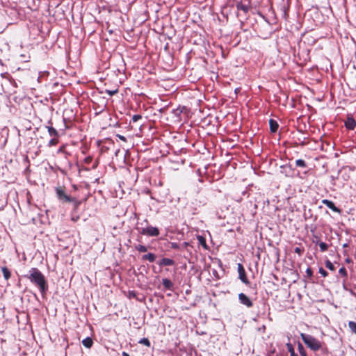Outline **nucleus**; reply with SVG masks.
<instances>
[{
	"mask_svg": "<svg viewBox=\"0 0 356 356\" xmlns=\"http://www.w3.org/2000/svg\"><path fill=\"white\" fill-rule=\"evenodd\" d=\"M27 278L31 283L38 287L42 295L46 293L48 290L47 282L44 275L37 268H31L29 270V275Z\"/></svg>",
	"mask_w": 356,
	"mask_h": 356,
	"instance_id": "obj_1",
	"label": "nucleus"
},
{
	"mask_svg": "<svg viewBox=\"0 0 356 356\" xmlns=\"http://www.w3.org/2000/svg\"><path fill=\"white\" fill-rule=\"evenodd\" d=\"M300 337L303 342L307 345L311 350L317 351L321 348V343L319 340L316 339L312 335L301 333Z\"/></svg>",
	"mask_w": 356,
	"mask_h": 356,
	"instance_id": "obj_2",
	"label": "nucleus"
},
{
	"mask_svg": "<svg viewBox=\"0 0 356 356\" xmlns=\"http://www.w3.org/2000/svg\"><path fill=\"white\" fill-rule=\"evenodd\" d=\"M136 229L140 234L146 235L148 236H158L160 234L159 230L156 227L147 226V227H136Z\"/></svg>",
	"mask_w": 356,
	"mask_h": 356,
	"instance_id": "obj_3",
	"label": "nucleus"
},
{
	"mask_svg": "<svg viewBox=\"0 0 356 356\" xmlns=\"http://www.w3.org/2000/svg\"><path fill=\"white\" fill-rule=\"evenodd\" d=\"M238 300L242 305H245L247 307H251L253 305L250 299L243 293L238 294Z\"/></svg>",
	"mask_w": 356,
	"mask_h": 356,
	"instance_id": "obj_4",
	"label": "nucleus"
},
{
	"mask_svg": "<svg viewBox=\"0 0 356 356\" xmlns=\"http://www.w3.org/2000/svg\"><path fill=\"white\" fill-rule=\"evenodd\" d=\"M238 273L239 275V279L244 283V284H248V280L246 277L245 271L243 268V266L241 264H238Z\"/></svg>",
	"mask_w": 356,
	"mask_h": 356,
	"instance_id": "obj_5",
	"label": "nucleus"
},
{
	"mask_svg": "<svg viewBox=\"0 0 356 356\" xmlns=\"http://www.w3.org/2000/svg\"><path fill=\"white\" fill-rule=\"evenodd\" d=\"M56 194L58 195V197L60 200H63L65 202H69L73 201V198H72L71 197H70L67 195H66L65 193V192L62 189L57 188L56 189Z\"/></svg>",
	"mask_w": 356,
	"mask_h": 356,
	"instance_id": "obj_6",
	"label": "nucleus"
},
{
	"mask_svg": "<svg viewBox=\"0 0 356 356\" xmlns=\"http://www.w3.org/2000/svg\"><path fill=\"white\" fill-rule=\"evenodd\" d=\"M322 203L327 206L329 209H330L332 211L337 212V213H341V210L335 206L333 202L331 200L324 199L322 200Z\"/></svg>",
	"mask_w": 356,
	"mask_h": 356,
	"instance_id": "obj_7",
	"label": "nucleus"
},
{
	"mask_svg": "<svg viewBox=\"0 0 356 356\" xmlns=\"http://www.w3.org/2000/svg\"><path fill=\"white\" fill-rule=\"evenodd\" d=\"M345 127L349 130H354L356 127L355 120L350 116H348L345 121Z\"/></svg>",
	"mask_w": 356,
	"mask_h": 356,
	"instance_id": "obj_8",
	"label": "nucleus"
},
{
	"mask_svg": "<svg viewBox=\"0 0 356 356\" xmlns=\"http://www.w3.org/2000/svg\"><path fill=\"white\" fill-rule=\"evenodd\" d=\"M158 264L160 266H172L174 261L169 258H163L158 262Z\"/></svg>",
	"mask_w": 356,
	"mask_h": 356,
	"instance_id": "obj_9",
	"label": "nucleus"
},
{
	"mask_svg": "<svg viewBox=\"0 0 356 356\" xmlns=\"http://www.w3.org/2000/svg\"><path fill=\"white\" fill-rule=\"evenodd\" d=\"M269 126H270V130L273 133H275L277 131V129L279 127L278 123L273 119H270L269 120Z\"/></svg>",
	"mask_w": 356,
	"mask_h": 356,
	"instance_id": "obj_10",
	"label": "nucleus"
},
{
	"mask_svg": "<svg viewBox=\"0 0 356 356\" xmlns=\"http://www.w3.org/2000/svg\"><path fill=\"white\" fill-rule=\"evenodd\" d=\"M156 256L154 253H148L142 256V260H148L149 262H154Z\"/></svg>",
	"mask_w": 356,
	"mask_h": 356,
	"instance_id": "obj_11",
	"label": "nucleus"
},
{
	"mask_svg": "<svg viewBox=\"0 0 356 356\" xmlns=\"http://www.w3.org/2000/svg\"><path fill=\"white\" fill-rule=\"evenodd\" d=\"M162 284L163 286L167 289H171L173 286L172 282L167 278H164L162 280Z\"/></svg>",
	"mask_w": 356,
	"mask_h": 356,
	"instance_id": "obj_12",
	"label": "nucleus"
},
{
	"mask_svg": "<svg viewBox=\"0 0 356 356\" xmlns=\"http://www.w3.org/2000/svg\"><path fill=\"white\" fill-rule=\"evenodd\" d=\"M82 343L86 348H90L92 346L93 342L90 337H86L82 341Z\"/></svg>",
	"mask_w": 356,
	"mask_h": 356,
	"instance_id": "obj_13",
	"label": "nucleus"
},
{
	"mask_svg": "<svg viewBox=\"0 0 356 356\" xmlns=\"http://www.w3.org/2000/svg\"><path fill=\"white\" fill-rule=\"evenodd\" d=\"M48 133L51 136L58 137V134L57 130L51 126L47 127Z\"/></svg>",
	"mask_w": 356,
	"mask_h": 356,
	"instance_id": "obj_14",
	"label": "nucleus"
},
{
	"mask_svg": "<svg viewBox=\"0 0 356 356\" xmlns=\"http://www.w3.org/2000/svg\"><path fill=\"white\" fill-rule=\"evenodd\" d=\"M1 270H2L4 278L6 280H9L10 278L11 273H10V270L8 269V268H6L5 266L2 267Z\"/></svg>",
	"mask_w": 356,
	"mask_h": 356,
	"instance_id": "obj_15",
	"label": "nucleus"
},
{
	"mask_svg": "<svg viewBox=\"0 0 356 356\" xmlns=\"http://www.w3.org/2000/svg\"><path fill=\"white\" fill-rule=\"evenodd\" d=\"M197 238L199 244L201 245L204 249H207V245L206 240H205L204 237H203L202 236H198L197 237Z\"/></svg>",
	"mask_w": 356,
	"mask_h": 356,
	"instance_id": "obj_16",
	"label": "nucleus"
},
{
	"mask_svg": "<svg viewBox=\"0 0 356 356\" xmlns=\"http://www.w3.org/2000/svg\"><path fill=\"white\" fill-rule=\"evenodd\" d=\"M296 165L298 167L305 168L307 167L306 162L302 159H298L296 161Z\"/></svg>",
	"mask_w": 356,
	"mask_h": 356,
	"instance_id": "obj_17",
	"label": "nucleus"
},
{
	"mask_svg": "<svg viewBox=\"0 0 356 356\" xmlns=\"http://www.w3.org/2000/svg\"><path fill=\"white\" fill-rule=\"evenodd\" d=\"M136 250H137L140 252H145L147 251V248L143 245H137L135 247Z\"/></svg>",
	"mask_w": 356,
	"mask_h": 356,
	"instance_id": "obj_18",
	"label": "nucleus"
},
{
	"mask_svg": "<svg viewBox=\"0 0 356 356\" xmlns=\"http://www.w3.org/2000/svg\"><path fill=\"white\" fill-rule=\"evenodd\" d=\"M348 327L350 329V330L352 331V332H353L356 334V323L354 321H349Z\"/></svg>",
	"mask_w": 356,
	"mask_h": 356,
	"instance_id": "obj_19",
	"label": "nucleus"
},
{
	"mask_svg": "<svg viewBox=\"0 0 356 356\" xmlns=\"http://www.w3.org/2000/svg\"><path fill=\"white\" fill-rule=\"evenodd\" d=\"M286 347H287L289 352L291 353L290 356H297V354H296L294 352L293 346L290 343H288L286 344Z\"/></svg>",
	"mask_w": 356,
	"mask_h": 356,
	"instance_id": "obj_20",
	"label": "nucleus"
},
{
	"mask_svg": "<svg viewBox=\"0 0 356 356\" xmlns=\"http://www.w3.org/2000/svg\"><path fill=\"white\" fill-rule=\"evenodd\" d=\"M139 343L140 344H143L147 347H149L150 346V341L149 340L147 339V338H143L141 339L139 341H138Z\"/></svg>",
	"mask_w": 356,
	"mask_h": 356,
	"instance_id": "obj_21",
	"label": "nucleus"
},
{
	"mask_svg": "<svg viewBox=\"0 0 356 356\" xmlns=\"http://www.w3.org/2000/svg\"><path fill=\"white\" fill-rule=\"evenodd\" d=\"M237 8L238 10H243L245 13H247L248 11V10H249V8H248V6L242 4V3L238 4L237 5Z\"/></svg>",
	"mask_w": 356,
	"mask_h": 356,
	"instance_id": "obj_22",
	"label": "nucleus"
},
{
	"mask_svg": "<svg viewBox=\"0 0 356 356\" xmlns=\"http://www.w3.org/2000/svg\"><path fill=\"white\" fill-rule=\"evenodd\" d=\"M325 266L330 270H335V267L334 266L333 264L329 260H327L325 261Z\"/></svg>",
	"mask_w": 356,
	"mask_h": 356,
	"instance_id": "obj_23",
	"label": "nucleus"
},
{
	"mask_svg": "<svg viewBox=\"0 0 356 356\" xmlns=\"http://www.w3.org/2000/svg\"><path fill=\"white\" fill-rule=\"evenodd\" d=\"M318 245L321 252H325L327 250L328 245L325 242H320Z\"/></svg>",
	"mask_w": 356,
	"mask_h": 356,
	"instance_id": "obj_24",
	"label": "nucleus"
},
{
	"mask_svg": "<svg viewBox=\"0 0 356 356\" xmlns=\"http://www.w3.org/2000/svg\"><path fill=\"white\" fill-rule=\"evenodd\" d=\"M298 350L301 356H307L304 347L301 343L298 344Z\"/></svg>",
	"mask_w": 356,
	"mask_h": 356,
	"instance_id": "obj_25",
	"label": "nucleus"
},
{
	"mask_svg": "<svg viewBox=\"0 0 356 356\" xmlns=\"http://www.w3.org/2000/svg\"><path fill=\"white\" fill-rule=\"evenodd\" d=\"M339 273L341 274V275H343V277H346L347 276V270H346V269L344 267H341L339 269Z\"/></svg>",
	"mask_w": 356,
	"mask_h": 356,
	"instance_id": "obj_26",
	"label": "nucleus"
},
{
	"mask_svg": "<svg viewBox=\"0 0 356 356\" xmlns=\"http://www.w3.org/2000/svg\"><path fill=\"white\" fill-rule=\"evenodd\" d=\"M318 272L324 277L327 276V271L325 269H323V268H320L318 270Z\"/></svg>",
	"mask_w": 356,
	"mask_h": 356,
	"instance_id": "obj_27",
	"label": "nucleus"
},
{
	"mask_svg": "<svg viewBox=\"0 0 356 356\" xmlns=\"http://www.w3.org/2000/svg\"><path fill=\"white\" fill-rule=\"evenodd\" d=\"M106 92L108 95H109L110 96H113V95L117 94L118 92V90L117 89L116 90H106Z\"/></svg>",
	"mask_w": 356,
	"mask_h": 356,
	"instance_id": "obj_28",
	"label": "nucleus"
},
{
	"mask_svg": "<svg viewBox=\"0 0 356 356\" xmlns=\"http://www.w3.org/2000/svg\"><path fill=\"white\" fill-rule=\"evenodd\" d=\"M58 143V140L56 138H52L49 142V146H54Z\"/></svg>",
	"mask_w": 356,
	"mask_h": 356,
	"instance_id": "obj_29",
	"label": "nucleus"
},
{
	"mask_svg": "<svg viewBox=\"0 0 356 356\" xmlns=\"http://www.w3.org/2000/svg\"><path fill=\"white\" fill-rule=\"evenodd\" d=\"M306 274L309 277H312L313 275V271L310 268L306 269Z\"/></svg>",
	"mask_w": 356,
	"mask_h": 356,
	"instance_id": "obj_30",
	"label": "nucleus"
},
{
	"mask_svg": "<svg viewBox=\"0 0 356 356\" xmlns=\"http://www.w3.org/2000/svg\"><path fill=\"white\" fill-rule=\"evenodd\" d=\"M140 118H141V116L140 115H134L132 118L134 122H137Z\"/></svg>",
	"mask_w": 356,
	"mask_h": 356,
	"instance_id": "obj_31",
	"label": "nucleus"
},
{
	"mask_svg": "<svg viewBox=\"0 0 356 356\" xmlns=\"http://www.w3.org/2000/svg\"><path fill=\"white\" fill-rule=\"evenodd\" d=\"M92 157L91 156H87L86 158H85L84 159V162L86 163V164H89L91 161H92Z\"/></svg>",
	"mask_w": 356,
	"mask_h": 356,
	"instance_id": "obj_32",
	"label": "nucleus"
},
{
	"mask_svg": "<svg viewBox=\"0 0 356 356\" xmlns=\"http://www.w3.org/2000/svg\"><path fill=\"white\" fill-rule=\"evenodd\" d=\"M295 252L298 253L299 254H301V250L300 248L297 247L295 248Z\"/></svg>",
	"mask_w": 356,
	"mask_h": 356,
	"instance_id": "obj_33",
	"label": "nucleus"
},
{
	"mask_svg": "<svg viewBox=\"0 0 356 356\" xmlns=\"http://www.w3.org/2000/svg\"><path fill=\"white\" fill-rule=\"evenodd\" d=\"M118 138H119L120 140H123V141H126V138H125L124 136H121V135H118Z\"/></svg>",
	"mask_w": 356,
	"mask_h": 356,
	"instance_id": "obj_34",
	"label": "nucleus"
},
{
	"mask_svg": "<svg viewBox=\"0 0 356 356\" xmlns=\"http://www.w3.org/2000/svg\"><path fill=\"white\" fill-rule=\"evenodd\" d=\"M79 219V216H76V217H72V220L73 221H77V220Z\"/></svg>",
	"mask_w": 356,
	"mask_h": 356,
	"instance_id": "obj_35",
	"label": "nucleus"
},
{
	"mask_svg": "<svg viewBox=\"0 0 356 356\" xmlns=\"http://www.w3.org/2000/svg\"><path fill=\"white\" fill-rule=\"evenodd\" d=\"M122 356H130V355H129L127 353H126V352H122Z\"/></svg>",
	"mask_w": 356,
	"mask_h": 356,
	"instance_id": "obj_36",
	"label": "nucleus"
},
{
	"mask_svg": "<svg viewBox=\"0 0 356 356\" xmlns=\"http://www.w3.org/2000/svg\"><path fill=\"white\" fill-rule=\"evenodd\" d=\"M97 165H98V163H97V162L94 163V165H93V166H92V168H94V169H95V168H97Z\"/></svg>",
	"mask_w": 356,
	"mask_h": 356,
	"instance_id": "obj_37",
	"label": "nucleus"
},
{
	"mask_svg": "<svg viewBox=\"0 0 356 356\" xmlns=\"http://www.w3.org/2000/svg\"><path fill=\"white\" fill-rule=\"evenodd\" d=\"M144 222H145L146 225H147V224H148V221H147V219H145V220H144Z\"/></svg>",
	"mask_w": 356,
	"mask_h": 356,
	"instance_id": "obj_38",
	"label": "nucleus"
}]
</instances>
